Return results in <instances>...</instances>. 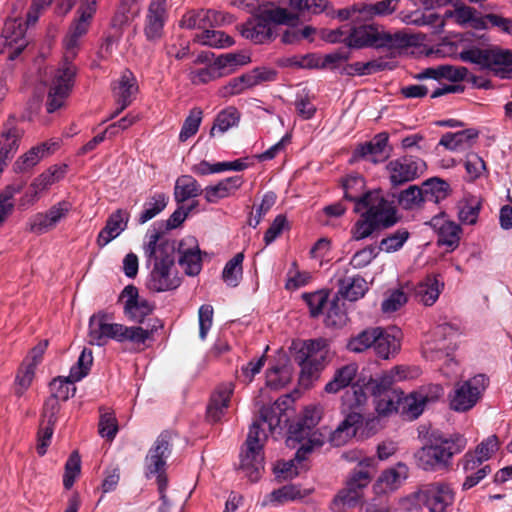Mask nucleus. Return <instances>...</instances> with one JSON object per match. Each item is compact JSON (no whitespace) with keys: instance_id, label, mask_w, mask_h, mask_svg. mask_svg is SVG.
Masks as SVG:
<instances>
[{"instance_id":"nucleus-1","label":"nucleus","mask_w":512,"mask_h":512,"mask_svg":"<svg viewBox=\"0 0 512 512\" xmlns=\"http://www.w3.org/2000/svg\"><path fill=\"white\" fill-rule=\"evenodd\" d=\"M143 250L146 264L150 269L146 281L147 288L157 293L178 288L181 277L175 265L174 243L153 229L146 234Z\"/></svg>"},{"instance_id":"nucleus-2","label":"nucleus","mask_w":512,"mask_h":512,"mask_svg":"<svg viewBox=\"0 0 512 512\" xmlns=\"http://www.w3.org/2000/svg\"><path fill=\"white\" fill-rule=\"evenodd\" d=\"M364 185L360 176H350L343 183L345 199L355 203L354 212L361 216L351 230L354 240H362L384 225V192L377 189L361 195Z\"/></svg>"},{"instance_id":"nucleus-3","label":"nucleus","mask_w":512,"mask_h":512,"mask_svg":"<svg viewBox=\"0 0 512 512\" xmlns=\"http://www.w3.org/2000/svg\"><path fill=\"white\" fill-rule=\"evenodd\" d=\"M467 443V438L460 433L432 432L426 444L415 454L417 465L427 472L450 471L453 457L462 453Z\"/></svg>"},{"instance_id":"nucleus-4","label":"nucleus","mask_w":512,"mask_h":512,"mask_svg":"<svg viewBox=\"0 0 512 512\" xmlns=\"http://www.w3.org/2000/svg\"><path fill=\"white\" fill-rule=\"evenodd\" d=\"M152 334V329L109 322L107 317L101 314L93 315L89 321L88 336L92 345L103 346L108 340H115L120 343L128 342L133 350L141 351Z\"/></svg>"},{"instance_id":"nucleus-5","label":"nucleus","mask_w":512,"mask_h":512,"mask_svg":"<svg viewBox=\"0 0 512 512\" xmlns=\"http://www.w3.org/2000/svg\"><path fill=\"white\" fill-rule=\"evenodd\" d=\"M296 15L286 8L268 7L243 24L241 34L255 44L271 41L277 25H294Z\"/></svg>"},{"instance_id":"nucleus-6","label":"nucleus","mask_w":512,"mask_h":512,"mask_svg":"<svg viewBox=\"0 0 512 512\" xmlns=\"http://www.w3.org/2000/svg\"><path fill=\"white\" fill-rule=\"evenodd\" d=\"M443 394L444 389L439 384L423 386L407 396L401 392L396 401L386 400V416L391 412H396L408 420H414L423 413L426 405L436 402Z\"/></svg>"},{"instance_id":"nucleus-7","label":"nucleus","mask_w":512,"mask_h":512,"mask_svg":"<svg viewBox=\"0 0 512 512\" xmlns=\"http://www.w3.org/2000/svg\"><path fill=\"white\" fill-rule=\"evenodd\" d=\"M459 56L462 61L475 64L482 70H490L500 78H508L512 72V52L498 46H472L462 50Z\"/></svg>"},{"instance_id":"nucleus-8","label":"nucleus","mask_w":512,"mask_h":512,"mask_svg":"<svg viewBox=\"0 0 512 512\" xmlns=\"http://www.w3.org/2000/svg\"><path fill=\"white\" fill-rule=\"evenodd\" d=\"M74 58H67L66 54L58 68L51 72L47 82L48 93L46 110L53 113L62 108L71 94L76 76V66L72 63Z\"/></svg>"},{"instance_id":"nucleus-9","label":"nucleus","mask_w":512,"mask_h":512,"mask_svg":"<svg viewBox=\"0 0 512 512\" xmlns=\"http://www.w3.org/2000/svg\"><path fill=\"white\" fill-rule=\"evenodd\" d=\"M321 415L322 410L317 406L305 408L300 420L289 428V435L286 439L287 446L295 448L296 444H306L311 446L312 450L315 447H320L324 438L315 430V427L319 423Z\"/></svg>"},{"instance_id":"nucleus-10","label":"nucleus","mask_w":512,"mask_h":512,"mask_svg":"<svg viewBox=\"0 0 512 512\" xmlns=\"http://www.w3.org/2000/svg\"><path fill=\"white\" fill-rule=\"evenodd\" d=\"M488 385L489 378L484 374L455 383L448 395L450 409L460 413L471 410L481 399Z\"/></svg>"},{"instance_id":"nucleus-11","label":"nucleus","mask_w":512,"mask_h":512,"mask_svg":"<svg viewBox=\"0 0 512 512\" xmlns=\"http://www.w3.org/2000/svg\"><path fill=\"white\" fill-rule=\"evenodd\" d=\"M171 453V433L162 432L150 448L145 459V475L156 477L159 494H165L167 488L166 460Z\"/></svg>"},{"instance_id":"nucleus-12","label":"nucleus","mask_w":512,"mask_h":512,"mask_svg":"<svg viewBox=\"0 0 512 512\" xmlns=\"http://www.w3.org/2000/svg\"><path fill=\"white\" fill-rule=\"evenodd\" d=\"M20 134L14 128L6 129L0 136V175L7 165V160L15 153L18 148ZM21 190L20 185L8 186L0 194V224L13 210V196Z\"/></svg>"},{"instance_id":"nucleus-13","label":"nucleus","mask_w":512,"mask_h":512,"mask_svg":"<svg viewBox=\"0 0 512 512\" xmlns=\"http://www.w3.org/2000/svg\"><path fill=\"white\" fill-rule=\"evenodd\" d=\"M383 394L384 377H371L363 387L352 386L351 390H347L342 396V402L344 406L351 409L365 404L368 398H371L376 411L382 415L384 413Z\"/></svg>"},{"instance_id":"nucleus-14","label":"nucleus","mask_w":512,"mask_h":512,"mask_svg":"<svg viewBox=\"0 0 512 512\" xmlns=\"http://www.w3.org/2000/svg\"><path fill=\"white\" fill-rule=\"evenodd\" d=\"M78 9V18L72 23L69 32L63 40L64 54L67 58L77 56L80 39L86 35L90 27L91 20L96 12V0H81Z\"/></svg>"},{"instance_id":"nucleus-15","label":"nucleus","mask_w":512,"mask_h":512,"mask_svg":"<svg viewBox=\"0 0 512 512\" xmlns=\"http://www.w3.org/2000/svg\"><path fill=\"white\" fill-rule=\"evenodd\" d=\"M427 169V164L419 157L406 155L392 160L386 166L392 188H397L419 178Z\"/></svg>"},{"instance_id":"nucleus-16","label":"nucleus","mask_w":512,"mask_h":512,"mask_svg":"<svg viewBox=\"0 0 512 512\" xmlns=\"http://www.w3.org/2000/svg\"><path fill=\"white\" fill-rule=\"evenodd\" d=\"M415 498L430 512H445L454 502V492L445 482H433L421 486Z\"/></svg>"},{"instance_id":"nucleus-17","label":"nucleus","mask_w":512,"mask_h":512,"mask_svg":"<svg viewBox=\"0 0 512 512\" xmlns=\"http://www.w3.org/2000/svg\"><path fill=\"white\" fill-rule=\"evenodd\" d=\"M72 208L73 204L70 201L61 200L53 204L45 212L34 214L28 222L30 231L41 235L55 229L68 218Z\"/></svg>"},{"instance_id":"nucleus-18","label":"nucleus","mask_w":512,"mask_h":512,"mask_svg":"<svg viewBox=\"0 0 512 512\" xmlns=\"http://www.w3.org/2000/svg\"><path fill=\"white\" fill-rule=\"evenodd\" d=\"M65 173L66 166L54 165L49 167L32 181L21 197L19 205L29 207L35 204L45 191L64 177Z\"/></svg>"},{"instance_id":"nucleus-19","label":"nucleus","mask_w":512,"mask_h":512,"mask_svg":"<svg viewBox=\"0 0 512 512\" xmlns=\"http://www.w3.org/2000/svg\"><path fill=\"white\" fill-rule=\"evenodd\" d=\"M168 0H150L144 21V35L150 42L159 41L168 19Z\"/></svg>"},{"instance_id":"nucleus-20","label":"nucleus","mask_w":512,"mask_h":512,"mask_svg":"<svg viewBox=\"0 0 512 512\" xmlns=\"http://www.w3.org/2000/svg\"><path fill=\"white\" fill-rule=\"evenodd\" d=\"M120 300L123 302L125 316L134 322L142 323L154 309L151 302L139 296L138 289L133 285L122 290Z\"/></svg>"},{"instance_id":"nucleus-21","label":"nucleus","mask_w":512,"mask_h":512,"mask_svg":"<svg viewBox=\"0 0 512 512\" xmlns=\"http://www.w3.org/2000/svg\"><path fill=\"white\" fill-rule=\"evenodd\" d=\"M25 32L26 27L20 19L10 18L5 22L2 38L9 60H15L27 46L28 42L25 38Z\"/></svg>"},{"instance_id":"nucleus-22","label":"nucleus","mask_w":512,"mask_h":512,"mask_svg":"<svg viewBox=\"0 0 512 512\" xmlns=\"http://www.w3.org/2000/svg\"><path fill=\"white\" fill-rule=\"evenodd\" d=\"M234 18L229 13L216 10L189 11L183 15L180 26L187 29L205 28L207 25L221 26L230 24Z\"/></svg>"},{"instance_id":"nucleus-23","label":"nucleus","mask_w":512,"mask_h":512,"mask_svg":"<svg viewBox=\"0 0 512 512\" xmlns=\"http://www.w3.org/2000/svg\"><path fill=\"white\" fill-rule=\"evenodd\" d=\"M179 264L188 276H196L202 269V256L198 241L193 236L184 237L178 245Z\"/></svg>"},{"instance_id":"nucleus-24","label":"nucleus","mask_w":512,"mask_h":512,"mask_svg":"<svg viewBox=\"0 0 512 512\" xmlns=\"http://www.w3.org/2000/svg\"><path fill=\"white\" fill-rule=\"evenodd\" d=\"M429 225L437 233V244L439 246H447L451 251L459 246L462 228L454 221L445 219L444 215L434 216Z\"/></svg>"},{"instance_id":"nucleus-25","label":"nucleus","mask_w":512,"mask_h":512,"mask_svg":"<svg viewBox=\"0 0 512 512\" xmlns=\"http://www.w3.org/2000/svg\"><path fill=\"white\" fill-rule=\"evenodd\" d=\"M344 41L348 46L355 48L384 46L383 34L379 30V27L373 24H364L352 28Z\"/></svg>"},{"instance_id":"nucleus-26","label":"nucleus","mask_w":512,"mask_h":512,"mask_svg":"<svg viewBox=\"0 0 512 512\" xmlns=\"http://www.w3.org/2000/svg\"><path fill=\"white\" fill-rule=\"evenodd\" d=\"M130 213L126 209H117L106 220L105 226L99 232L96 243L100 248L105 247L126 230Z\"/></svg>"},{"instance_id":"nucleus-27","label":"nucleus","mask_w":512,"mask_h":512,"mask_svg":"<svg viewBox=\"0 0 512 512\" xmlns=\"http://www.w3.org/2000/svg\"><path fill=\"white\" fill-rule=\"evenodd\" d=\"M383 340L384 330L381 327L368 328L357 336L351 338L347 344V348L351 352L361 353L368 348L373 347L381 357Z\"/></svg>"},{"instance_id":"nucleus-28","label":"nucleus","mask_w":512,"mask_h":512,"mask_svg":"<svg viewBox=\"0 0 512 512\" xmlns=\"http://www.w3.org/2000/svg\"><path fill=\"white\" fill-rule=\"evenodd\" d=\"M137 90L136 79L132 72L124 71L120 79L113 86V93L118 107L111 117H115L131 104Z\"/></svg>"},{"instance_id":"nucleus-29","label":"nucleus","mask_w":512,"mask_h":512,"mask_svg":"<svg viewBox=\"0 0 512 512\" xmlns=\"http://www.w3.org/2000/svg\"><path fill=\"white\" fill-rule=\"evenodd\" d=\"M240 468L251 482L258 481L264 469L263 449L244 446L240 454Z\"/></svg>"},{"instance_id":"nucleus-30","label":"nucleus","mask_w":512,"mask_h":512,"mask_svg":"<svg viewBox=\"0 0 512 512\" xmlns=\"http://www.w3.org/2000/svg\"><path fill=\"white\" fill-rule=\"evenodd\" d=\"M242 176L236 175L224 178L214 185L204 188V198L208 203H217L219 200L234 195L243 185Z\"/></svg>"},{"instance_id":"nucleus-31","label":"nucleus","mask_w":512,"mask_h":512,"mask_svg":"<svg viewBox=\"0 0 512 512\" xmlns=\"http://www.w3.org/2000/svg\"><path fill=\"white\" fill-rule=\"evenodd\" d=\"M376 474V462L372 458H366L359 462L346 479L345 485L358 494L366 488Z\"/></svg>"},{"instance_id":"nucleus-32","label":"nucleus","mask_w":512,"mask_h":512,"mask_svg":"<svg viewBox=\"0 0 512 512\" xmlns=\"http://www.w3.org/2000/svg\"><path fill=\"white\" fill-rule=\"evenodd\" d=\"M233 391L234 385L231 382L221 384L217 387L207 407V417L209 420L213 422L220 420L225 410L228 408Z\"/></svg>"},{"instance_id":"nucleus-33","label":"nucleus","mask_w":512,"mask_h":512,"mask_svg":"<svg viewBox=\"0 0 512 512\" xmlns=\"http://www.w3.org/2000/svg\"><path fill=\"white\" fill-rule=\"evenodd\" d=\"M361 415L356 412L349 413L338 427L331 433L330 442L332 445L340 447L352 439L361 423Z\"/></svg>"},{"instance_id":"nucleus-34","label":"nucleus","mask_w":512,"mask_h":512,"mask_svg":"<svg viewBox=\"0 0 512 512\" xmlns=\"http://www.w3.org/2000/svg\"><path fill=\"white\" fill-rule=\"evenodd\" d=\"M363 159L372 163L384 160V134H377L372 140L360 144L353 152L352 161Z\"/></svg>"},{"instance_id":"nucleus-35","label":"nucleus","mask_w":512,"mask_h":512,"mask_svg":"<svg viewBox=\"0 0 512 512\" xmlns=\"http://www.w3.org/2000/svg\"><path fill=\"white\" fill-rule=\"evenodd\" d=\"M338 294L349 301H357L362 298L368 290V284L359 275L339 277Z\"/></svg>"},{"instance_id":"nucleus-36","label":"nucleus","mask_w":512,"mask_h":512,"mask_svg":"<svg viewBox=\"0 0 512 512\" xmlns=\"http://www.w3.org/2000/svg\"><path fill=\"white\" fill-rule=\"evenodd\" d=\"M312 451L311 446L301 444L297 449L294 459L288 461H278L273 468L276 478L280 480H288L299 474L298 465L305 459L306 455Z\"/></svg>"},{"instance_id":"nucleus-37","label":"nucleus","mask_w":512,"mask_h":512,"mask_svg":"<svg viewBox=\"0 0 512 512\" xmlns=\"http://www.w3.org/2000/svg\"><path fill=\"white\" fill-rule=\"evenodd\" d=\"M421 189L424 203L431 202L438 204L451 193L449 183L439 177H432L425 180L421 184Z\"/></svg>"},{"instance_id":"nucleus-38","label":"nucleus","mask_w":512,"mask_h":512,"mask_svg":"<svg viewBox=\"0 0 512 512\" xmlns=\"http://www.w3.org/2000/svg\"><path fill=\"white\" fill-rule=\"evenodd\" d=\"M384 13V1L374 4H355L340 11L339 15L352 21H369Z\"/></svg>"},{"instance_id":"nucleus-39","label":"nucleus","mask_w":512,"mask_h":512,"mask_svg":"<svg viewBox=\"0 0 512 512\" xmlns=\"http://www.w3.org/2000/svg\"><path fill=\"white\" fill-rule=\"evenodd\" d=\"M310 493V490H302L296 485H285L279 489L273 490L265 496L262 506H278L289 501L302 499Z\"/></svg>"},{"instance_id":"nucleus-40","label":"nucleus","mask_w":512,"mask_h":512,"mask_svg":"<svg viewBox=\"0 0 512 512\" xmlns=\"http://www.w3.org/2000/svg\"><path fill=\"white\" fill-rule=\"evenodd\" d=\"M458 219L462 224L475 225L482 209V199L475 195H467L458 204Z\"/></svg>"},{"instance_id":"nucleus-41","label":"nucleus","mask_w":512,"mask_h":512,"mask_svg":"<svg viewBox=\"0 0 512 512\" xmlns=\"http://www.w3.org/2000/svg\"><path fill=\"white\" fill-rule=\"evenodd\" d=\"M477 137L478 131L475 129H464L455 133L447 132L441 137L439 145L451 151H458L470 145Z\"/></svg>"},{"instance_id":"nucleus-42","label":"nucleus","mask_w":512,"mask_h":512,"mask_svg":"<svg viewBox=\"0 0 512 512\" xmlns=\"http://www.w3.org/2000/svg\"><path fill=\"white\" fill-rule=\"evenodd\" d=\"M291 378L292 369L287 359H282L266 372V384L268 387L275 390L284 388L291 381Z\"/></svg>"},{"instance_id":"nucleus-43","label":"nucleus","mask_w":512,"mask_h":512,"mask_svg":"<svg viewBox=\"0 0 512 512\" xmlns=\"http://www.w3.org/2000/svg\"><path fill=\"white\" fill-rule=\"evenodd\" d=\"M358 372L356 363H349L335 371V374L326 385L325 392L335 394L348 387Z\"/></svg>"},{"instance_id":"nucleus-44","label":"nucleus","mask_w":512,"mask_h":512,"mask_svg":"<svg viewBox=\"0 0 512 512\" xmlns=\"http://www.w3.org/2000/svg\"><path fill=\"white\" fill-rule=\"evenodd\" d=\"M202 192L201 186L191 175H182L175 182L174 198L178 203L195 198Z\"/></svg>"},{"instance_id":"nucleus-45","label":"nucleus","mask_w":512,"mask_h":512,"mask_svg":"<svg viewBox=\"0 0 512 512\" xmlns=\"http://www.w3.org/2000/svg\"><path fill=\"white\" fill-rule=\"evenodd\" d=\"M415 293L421 303L432 306L440 295V283L435 276L429 275L416 286Z\"/></svg>"},{"instance_id":"nucleus-46","label":"nucleus","mask_w":512,"mask_h":512,"mask_svg":"<svg viewBox=\"0 0 512 512\" xmlns=\"http://www.w3.org/2000/svg\"><path fill=\"white\" fill-rule=\"evenodd\" d=\"M327 4L326 0H288V5L291 9L289 12L297 17L294 24L301 16L305 17L322 13L327 8Z\"/></svg>"},{"instance_id":"nucleus-47","label":"nucleus","mask_w":512,"mask_h":512,"mask_svg":"<svg viewBox=\"0 0 512 512\" xmlns=\"http://www.w3.org/2000/svg\"><path fill=\"white\" fill-rule=\"evenodd\" d=\"M397 199L398 204L405 210L420 208L424 204L421 186L410 185L401 190L398 194L391 193Z\"/></svg>"},{"instance_id":"nucleus-48","label":"nucleus","mask_w":512,"mask_h":512,"mask_svg":"<svg viewBox=\"0 0 512 512\" xmlns=\"http://www.w3.org/2000/svg\"><path fill=\"white\" fill-rule=\"evenodd\" d=\"M420 374L419 368L409 365H395L389 370H386V400L391 399L388 397L389 386L395 383L417 378Z\"/></svg>"},{"instance_id":"nucleus-49","label":"nucleus","mask_w":512,"mask_h":512,"mask_svg":"<svg viewBox=\"0 0 512 512\" xmlns=\"http://www.w3.org/2000/svg\"><path fill=\"white\" fill-rule=\"evenodd\" d=\"M168 203V196L164 193H156L151 196L143 205L139 214L138 222L144 224L162 212Z\"/></svg>"},{"instance_id":"nucleus-50","label":"nucleus","mask_w":512,"mask_h":512,"mask_svg":"<svg viewBox=\"0 0 512 512\" xmlns=\"http://www.w3.org/2000/svg\"><path fill=\"white\" fill-rule=\"evenodd\" d=\"M243 260L244 254L239 252L225 264L222 271V279L229 287L239 285L243 275Z\"/></svg>"},{"instance_id":"nucleus-51","label":"nucleus","mask_w":512,"mask_h":512,"mask_svg":"<svg viewBox=\"0 0 512 512\" xmlns=\"http://www.w3.org/2000/svg\"><path fill=\"white\" fill-rule=\"evenodd\" d=\"M362 499V494L353 491L345 485L334 497L331 503L333 512H347L355 507Z\"/></svg>"},{"instance_id":"nucleus-52","label":"nucleus","mask_w":512,"mask_h":512,"mask_svg":"<svg viewBox=\"0 0 512 512\" xmlns=\"http://www.w3.org/2000/svg\"><path fill=\"white\" fill-rule=\"evenodd\" d=\"M194 40L201 45L214 48H226L233 45V39L222 31L205 29Z\"/></svg>"},{"instance_id":"nucleus-53","label":"nucleus","mask_w":512,"mask_h":512,"mask_svg":"<svg viewBox=\"0 0 512 512\" xmlns=\"http://www.w3.org/2000/svg\"><path fill=\"white\" fill-rule=\"evenodd\" d=\"M45 148H48V144H40L32 147L16 160L14 170L16 172H25L36 166L40 160L45 157Z\"/></svg>"},{"instance_id":"nucleus-54","label":"nucleus","mask_w":512,"mask_h":512,"mask_svg":"<svg viewBox=\"0 0 512 512\" xmlns=\"http://www.w3.org/2000/svg\"><path fill=\"white\" fill-rule=\"evenodd\" d=\"M296 360L301 367L300 383L303 386H309L313 380L317 379L321 370L324 367V361L312 360L307 358L296 357Z\"/></svg>"},{"instance_id":"nucleus-55","label":"nucleus","mask_w":512,"mask_h":512,"mask_svg":"<svg viewBox=\"0 0 512 512\" xmlns=\"http://www.w3.org/2000/svg\"><path fill=\"white\" fill-rule=\"evenodd\" d=\"M409 476V468L403 462L386 468V492L398 490L407 480Z\"/></svg>"},{"instance_id":"nucleus-56","label":"nucleus","mask_w":512,"mask_h":512,"mask_svg":"<svg viewBox=\"0 0 512 512\" xmlns=\"http://www.w3.org/2000/svg\"><path fill=\"white\" fill-rule=\"evenodd\" d=\"M240 114L235 107H227L222 110L216 117L210 134L214 136L215 132L224 133L230 128L236 126L239 122Z\"/></svg>"},{"instance_id":"nucleus-57","label":"nucleus","mask_w":512,"mask_h":512,"mask_svg":"<svg viewBox=\"0 0 512 512\" xmlns=\"http://www.w3.org/2000/svg\"><path fill=\"white\" fill-rule=\"evenodd\" d=\"M327 342L325 339H313L304 342L299 350L297 357L312 360L324 361L327 355Z\"/></svg>"},{"instance_id":"nucleus-58","label":"nucleus","mask_w":512,"mask_h":512,"mask_svg":"<svg viewBox=\"0 0 512 512\" xmlns=\"http://www.w3.org/2000/svg\"><path fill=\"white\" fill-rule=\"evenodd\" d=\"M203 111L195 107L190 110L189 115L184 120L181 131L179 133V140L181 142H186L189 138L194 136L200 127L202 122Z\"/></svg>"},{"instance_id":"nucleus-59","label":"nucleus","mask_w":512,"mask_h":512,"mask_svg":"<svg viewBox=\"0 0 512 512\" xmlns=\"http://www.w3.org/2000/svg\"><path fill=\"white\" fill-rule=\"evenodd\" d=\"M348 320L347 313L343 308V304L339 303V299H333L325 312L324 322L329 327H342Z\"/></svg>"},{"instance_id":"nucleus-60","label":"nucleus","mask_w":512,"mask_h":512,"mask_svg":"<svg viewBox=\"0 0 512 512\" xmlns=\"http://www.w3.org/2000/svg\"><path fill=\"white\" fill-rule=\"evenodd\" d=\"M93 363V355L90 349L84 348L76 362L70 369V378L72 381H80L86 377Z\"/></svg>"},{"instance_id":"nucleus-61","label":"nucleus","mask_w":512,"mask_h":512,"mask_svg":"<svg viewBox=\"0 0 512 512\" xmlns=\"http://www.w3.org/2000/svg\"><path fill=\"white\" fill-rule=\"evenodd\" d=\"M282 410L278 404L271 406H263L260 409L259 422L264 426L267 425L269 432L273 433L282 422Z\"/></svg>"},{"instance_id":"nucleus-62","label":"nucleus","mask_w":512,"mask_h":512,"mask_svg":"<svg viewBox=\"0 0 512 512\" xmlns=\"http://www.w3.org/2000/svg\"><path fill=\"white\" fill-rule=\"evenodd\" d=\"M70 375L67 378H57L50 383V389L52 392L51 397H55L57 400L66 401L75 394L76 388Z\"/></svg>"},{"instance_id":"nucleus-63","label":"nucleus","mask_w":512,"mask_h":512,"mask_svg":"<svg viewBox=\"0 0 512 512\" xmlns=\"http://www.w3.org/2000/svg\"><path fill=\"white\" fill-rule=\"evenodd\" d=\"M403 332L396 325L386 326V360L394 358L401 350Z\"/></svg>"},{"instance_id":"nucleus-64","label":"nucleus","mask_w":512,"mask_h":512,"mask_svg":"<svg viewBox=\"0 0 512 512\" xmlns=\"http://www.w3.org/2000/svg\"><path fill=\"white\" fill-rule=\"evenodd\" d=\"M118 432V422L112 411L101 409L99 420V434L101 437L112 441Z\"/></svg>"}]
</instances>
